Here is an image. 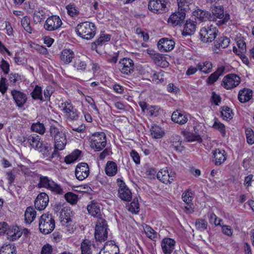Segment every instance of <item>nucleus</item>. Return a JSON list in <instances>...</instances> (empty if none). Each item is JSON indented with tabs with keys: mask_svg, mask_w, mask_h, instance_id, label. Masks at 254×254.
I'll return each mask as SVG.
<instances>
[{
	"mask_svg": "<svg viewBox=\"0 0 254 254\" xmlns=\"http://www.w3.org/2000/svg\"><path fill=\"white\" fill-rule=\"evenodd\" d=\"M148 9L155 13H161L166 11V4L161 0H150L148 3Z\"/></svg>",
	"mask_w": 254,
	"mask_h": 254,
	"instance_id": "16",
	"label": "nucleus"
},
{
	"mask_svg": "<svg viewBox=\"0 0 254 254\" xmlns=\"http://www.w3.org/2000/svg\"><path fill=\"white\" fill-rule=\"evenodd\" d=\"M67 13L71 16L73 17L77 15L79 12L74 4L70 3L66 6Z\"/></svg>",
	"mask_w": 254,
	"mask_h": 254,
	"instance_id": "58",
	"label": "nucleus"
},
{
	"mask_svg": "<svg viewBox=\"0 0 254 254\" xmlns=\"http://www.w3.org/2000/svg\"><path fill=\"white\" fill-rule=\"evenodd\" d=\"M246 135L249 144H253L254 143V132L251 128L246 129Z\"/></svg>",
	"mask_w": 254,
	"mask_h": 254,
	"instance_id": "60",
	"label": "nucleus"
},
{
	"mask_svg": "<svg viewBox=\"0 0 254 254\" xmlns=\"http://www.w3.org/2000/svg\"><path fill=\"white\" fill-rule=\"evenodd\" d=\"M115 107L121 110H124L126 111H129L131 108L130 107L127 105H124L121 102H117L114 104Z\"/></svg>",
	"mask_w": 254,
	"mask_h": 254,
	"instance_id": "61",
	"label": "nucleus"
},
{
	"mask_svg": "<svg viewBox=\"0 0 254 254\" xmlns=\"http://www.w3.org/2000/svg\"><path fill=\"white\" fill-rule=\"evenodd\" d=\"M183 200L188 205L192 204L191 201L193 199L192 194L190 190H188L183 192L182 194Z\"/></svg>",
	"mask_w": 254,
	"mask_h": 254,
	"instance_id": "53",
	"label": "nucleus"
},
{
	"mask_svg": "<svg viewBox=\"0 0 254 254\" xmlns=\"http://www.w3.org/2000/svg\"><path fill=\"white\" fill-rule=\"evenodd\" d=\"M46 17V13L43 9L35 10L33 14V22L35 24L42 22Z\"/></svg>",
	"mask_w": 254,
	"mask_h": 254,
	"instance_id": "35",
	"label": "nucleus"
},
{
	"mask_svg": "<svg viewBox=\"0 0 254 254\" xmlns=\"http://www.w3.org/2000/svg\"><path fill=\"white\" fill-rule=\"evenodd\" d=\"M60 59L64 64H68L71 62L74 58V53L70 49H64L60 54Z\"/></svg>",
	"mask_w": 254,
	"mask_h": 254,
	"instance_id": "27",
	"label": "nucleus"
},
{
	"mask_svg": "<svg viewBox=\"0 0 254 254\" xmlns=\"http://www.w3.org/2000/svg\"><path fill=\"white\" fill-rule=\"evenodd\" d=\"M31 129L33 131L43 134L45 131V126L43 123L37 122L34 123L31 127Z\"/></svg>",
	"mask_w": 254,
	"mask_h": 254,
	"instance_id": "48",
	"label": "nucleus"
},
{
	"mask_svg": "<svg viewBox=\"0 0 254 254\" xmlns=\"http://www.w3.org/2000/svg\"><path fill=\"white\" fill-rule=\"evenodd\" d=\"M53 92V90L52 86H47L44 91V95L45 98L44 100H49Z\"/></svg>",
	"mask_w": 254,
	"mask_h": 254,
	"instance_id": "63",
	"label": "nucleus"
},
{
	"mask_svg": "<svg viewBox=\"0 0 254 254\" xmlns=\"http://www.w3.org/2000/svg\"><path fill=\"white\" fill-rule=\"evenodd\" d=\"M20 79V76L18 74L11 73L9 75V80L12 84L15 85Z\"/></svg>",
	"mask_w": 254,
	"mask_h": 254,
	"instance_id": "62",
	"label": "nucleus"
},
{
	"mask_svg": "<svg viewBox=\"0 0 254 254\" xmlns=\"http://www.w3.org/2000/svg\"><path fill=\"white\" fill-rule=\"evenodd\" d=\"M75 31L78 36L89 40L95 36L96 27L93 23L86 21L78 24L75 28Z\"/></svg>",
	"mask_w": 254,
	"mask_h": 254,
	"instance_id": "2",
	"label": "nucleus"
},
{
	"mask_svg": "<svg viewBox=\"0 0 254 254\" xmlns=\"http://www.w3.org/2000/svg\"><path fill=\"white\" fill-rule=\"evenodd\" d=\"M221 114L224 120H230L233 118L232 111L230 108L228 106L221 107Z\"/></svg>",
	"mask_w": 254,
	"mask_h": 254,
	"instance_id": "49",
	"label": "nucleus"
},
{
	"mask_svg": "<svg viewBox=\"0 0 254 254\" xmlns=\"http://www.w3.org/2000/svg\"><path fill=\"white\" fill-rule=\"evenodd\" d=\"M55 222L51 214L44 213L40 217L39 222L40 231L43 234H49L55 229Z\"/></svg>",
	"mask_w": 254,
	"mask_h": 254,
	"instance_id": "4",
	"label": "nucleus"
},
{
	"mask_svg": "<svg viewBox=\"0 0 254 254\" xmlns=\"http://www.w3.org/2000/svg\"><path fill=\"white\" fill-rule=\"evenodd\" d=\"M91 147L95 151L103 150L107 144L106 135L103 132H95L91 138Z\"/></svg>",
	"mask_w": 254,
	"mask_h": 254,
	"instance_id": "7",
	"label": "nucleus"
},
{
	"mask_svg": "<svg viewBox=\"0 0 254 254\" xmlns=\"http://www.w3.org/2000/svg\"><path fill=\"white\" fill-rule=\"evenodd\" d=\"M39 183L37 186L39 188H45L51 190L56 194H63L64 191L61 186L55 183L52 179L41 175H38Z\"/></svg>",
	"mask_w": 254,
	"mask_h": 254,
	"instance_id": "3",
	"label": "nucleus"
},
{
	"mask_svg": "<svg viewBox=\"0 0 254 254\" xmlns=\"http://www.w3.org/2000/svg\"><path fill=\"white\" fill-rule=\"evenodd\" d=\"M93 244L89 240L84 239L80 243L81 254H92Z\"/></svg>",
	"mask_w": 254,
	"mask_h": 254,
	"instance_id": "26",
	"label": "nucleus"
},
{
	"mask_svg": "<svg viewBox=\"0 0 254 254\" xmlns=\"http://www.w3.org/2000/svg\"><path fill=\"white\" fill-rule=\"evenodd\" d=\"M32 98L34 100H40L43 101V97L42 96V89L40 86L36 85L33 91L30 93Z\"/></svg>",
	"mask_w": 254,
	"mask_h": 254,
	"instance_id": "45",
	"label": "nucleus"
},
{
	"mask_svg": "<svg viewBox=\"0 0 254 254\" xmlns=\"http://www.w3.org/2000/svg\"><path fill=\"white\" fill-rule=\"evenodd\" d=\"M212 13L216 18L220 19L218 21L219 25H223L226 23L230 19V15L227 13L224 14L223 6L220 4L214 6L211 8Z\"/></svg>",
	"mask_w": 254,
	"mask_h": 254,
	"instance_id": "12",
	"label": "nucleus"
},
{
	"mask_svg": "<svg viewBox=\"0 0 254 254\" xmlns=\"http://www.w3.org/2000/svg\"><path fill=\"white\" fill-rule=\"evenodd\" d=\"M67 211L68 209H65V208L63 209L61 211L60 218L63 225H64L71 221V218L69 215V213H68Z\"/></svg>",
	"mask_w": 254,
	"mask_h": 254,
	"instance_id": "50",
	"label": "nucleus"
},
{
	"mask_svg": "<svg viewBox=\"0 0 254 254\" xmlns=\"http://www.w3.org/2000/svg\"><path fill=\"white\" fill-rule=\"evenodd\" d=\"M73 66L78 71H84L86 69L87 64L85 61L80 59H76Z\"/></svg>",
	"mask_w": 254,
	"mask_h": 254,
	"instance_id": "51",
	"label": "nucleus"
},
{
	"mask_svg": "<svg viewBox=\"0 0 254 254\" xmlns=\"http://www.w3.org/2000/svg\"><path fill=\"white\" fill-rule=\"evenodd\" d=\"M240 82L239 76L235 74H230L223 78L222 85L227 89H231L238 86Z\"/></svg>",
	"mask_w": 254,
	"mask_h": 254,
	"instance_id": "10",
	"label": "nucleus"
},
{
	"mask_svg": "<svg viewBox=\"0 0 254 254\" xmlns=\"http://www.w3.org/2000/svg\"><path fill=\"white\" fill-rule=\"evenodd\" d=\"M253 91L247 88L239 91L238 93V100L241 103H246L249 101L252 98Z\"/></svg>",
	"mask_w": 254,
	"mask_h": 254,
	"instance_id": "24",
	"label": "nucleus"
},
{
	"mask_svg": "<svg viewBox=\"0 0 254 254\" xmlns=\"http://www.w3.org/2000/svg\"><path fill=\"white\" fill-rule=\"evenodd\" d=\"M147 53L157 65L161 66L165 62V57L162 54L156 53L154 50L150 49L147 50Z\"/></svg>",
	"mask_w": 254,
	"mask_h": 254,
	"instance_id": "25",
	"label": "nucleus"
},
{
	"mask_svg": "<svg viewBox=\"0 0 254 254\" xmlns=\"http://www.w3.org/2000/svg\"><path fill=\"white\" fill-rule=\"evenodd\" d=\"M119 69L123 74H129L134 71V65L133 61L127 58H124L119 61Z\"/></svg>",
	"mask_w": 254,
	"mask_h": 254,
	"instance_id": "8",
	"label": "nucleus"
},
{
	"mask_svg": "<svg viewBox=\"0 0 254 254\" xmlns=\"http://www.w3.org/2000/svg\"><path fill=\"white\" fill-rule=\"evenodd\" d=\"M193 16L195 17V21H198L199 22L210 20V14L206 11H203L201 9L194 12Z\"/></svg>",
	"mask_w": 254,
	"mask_h": 254,
	"instance_id": "31",
	"label": "nucleus"
},
{
	"mask_svg": "<svg viewBox=\"0 0 254 254\" xmlns=\"http://www.w3.org/2000/svg\"><path fill=\"white\" fill-rule=\"evenodd\" d=\"M41 138L40 136L36 134L26 135L23 137V142L27 141L33 148H35L40 144Z\"/></svg>",
	"mask_w": 254,
	"mask_h": 254,
	"instance_id": "28",
	"label": "nucleus"
},
{
	"mask_svg": "<svg viewBox=\"0 0 254 254\" xmlns=\"http://www.w3.org/2000/svg\"><path fill=\"white\" fill-rule=\"evenodd\" d=\"M64 198L67 202L72 204H75L77 201V195L71 192L65 193Z\"/></svg>",
	"mask_w": 254,
	"mask_h": 254,
	"instance_id": "57",
	"label": "nucleus"
},
{
	"mask_svg": "<svg viewBox=\"0 0 254 254\" xmlns=\"http://www.w3.org/2000/svg\"><path fill=\"white\" fill-rule=\"evenodd\" d=\"M171 147L177 151L181 152L183 150V147L182 146V141L181 137L179 135H175L172 136V139L171 141Z\"/></svg>",
	"mask_w": 254,
	"mask_h": 254,
	"instance_id": "37",
	"label": "nucleus"
},
{
	"mask_svg": "<svg viewBox=\"0 0 254 254\" xmlns=\"http://www.w3.org/2000/svg\"><path fill=\"white\" fill-rule=\"evenodd\" d=\"M11 95L15 103L18 108H22L27 101V96L23 92L20 90L13 89L11 91Z\"/></svg>",
	"mask_w": 254,
	"mask_h": 254,
	"instance_id": "13",
	"label": "nucleus"
},
{
	"mask_svg": "<svg viewBox=\"0 0 254 254\" xmlns=\"http://www.w3.org/2000/svg\"><path fill=\"white\" fill-rule=\"evenodd\" d=\"M177 2L178 11L184 12L186 14V12L190 10V1L188 0H177Z\"/></svg>",
	"mask_w": 254,
	"mask_h": 254,
	"instance_id": "46",
	"label": "nucleus"
},
{
	"mask_svg": "<svg viewBox=\"0 0 254 254\" xmlns=\"http://www.w3.org/2000/svg\"><path fill=\"white\" fill-rule=\"evenodd\" d=\"M49 201V196L45 192H41L35 200V208L39 210H44L47 206Z\"/></svg>",
	"mask_w": 254,
	"mask_h": 254,
	"instance_id": "17",
	"label": "nucleus"
},
{
	"mask_svg": "<svg viewBox=\"0 0 254 254\" xmlns=\"http://www.w3.org/2000/svg\"><path fill=\"white\" fill-rule=\"evenodd\" d=\"M175 241L174 240L165 238L161 242V248L164 254H171L174 249Z\"/></svg>",
	"mask_w": 254,
	"mask_h": 254,
	"instance_id": "20",
	"label": "nucleus"
},
{
	"mask_svg": "<svg viewBox=\"0 0 254 254\" xmlns=\"http://www.w3.org/2000/svg\"><path fill=\"white\" fill-rule=\"evenodd\" d=\"M108 225L106 221L101 218H97L95 230V239L100 242L105 241L108 237Z\"/></svg>",
	"mask_w": 254,
	"mask_h": 254,
	"instance_id": "5",
	"label": "nucleus"
},
{
	"mask_svg": "<svg viewBox=\"0 0 254 254\" xmlns=\"http://www.w3.org/2000/svg\"><path fill=\"white\" fill-rule=\"evenodd\" d=\"M182 133L188 141H201L202 140L200 135L194 134L188 131H183Z\"/></svg>",
	"mask_w": 254,
	"mask_h": 254,
	"instance_id": "44",
	"label": "nucleus"
},
{
	"mask_svg": "<svg viewBox=\"0 0 254 254\" xmlns=\"http://www.w3.org/2000/svg\"><path fill=\"white\" fill-rule=\"evenodd\" d=\"M218 33L216 26L210 25L202 28L199 32L200 39L204 43L211 42L214 40Z\"/></svg>",
	"mask_w": 254,
	"mask_h": 254,
	"instance_id": "6",
	"label": "nucleus"
},
{
	"mask_svg": "<svg viewBox=\"0 0 254 254\" xmlns=\"http://www.w3.org/2000/svg\"><path fill=\"white\" fill-rule=\"evenodd\" d=\"M105 170L108 176H114L117 173V165L115 162L108 161L106 163Z\"/></svg>",
	"mask_w": 254,
	"mask_h": 254,
	"instance_id": "34",
	"label": "nucleus"
},
{
	"mask_svg": "<svg viewBox=\"0 0 254 254\" xmlns=\"http://www.w3.org/2000/svg\"><path fill=\"white\" fill-rule=\"evenodd\" d=\"M175 43L172 40L163 38L159 40L158 42L157 47L162 52H168L174 48Z\"/></svg>",
	"mask_w": 254,
	"mask_h": 254,
	"instance_id": "19",
	"label": "nucleus"
},
{
	"mask_svg": "<svg viewBox=\"0 0 254 254\" xmlns=\"http://www.w3.org/2000/svg\"><path fill=\"white\" fill-rule=\"evenodd\" d=\"M127 209L132 213L136 214L139 211V204L137 200H133L127 206Z\"/></svg>",
	"mask_w": 254,
	"mask_h": 254,
	"instance_id": "54",
	"label": "nucleus"
},
{
	"mask_svg": "<svg viewBox=\"0 0 254 254\" xmlns=\"http://www.w3.org/2000/svg\"><path fill=\"white\" fill-rule=\"evenodd\" d=\"M157 179L165 184H170L176 178V173L167 169H161L157 174Z\"/></svg>",
	"mask_w": 254,
	"mask_h": 254,
	"instance_id": "11",
	"label": "nucleus"
},
{
	"mask_svg": "<svg viewBox=\"0 0 254 254\" xmlns=\"http://www.w3.org/2000/svg\"><path fill=\"white\" fill-rule=\"evenodd\" d=\"M196 21L192 19L187 20L184 27L182 32L183 36H191L193 35L196 30Z\"/></svg>",
	"mask_w": 254,
	"mask_h": 254,
	"instance_id": "21",
	"label": "nucleus"
},
{
	"mask_svg": "<svg viewBox=\"0 0 254 254\" xmlns=\"http://www.w3.org/2000/svg\"><path fill=\"white\" fill-rule=\"evenodd\" d=\"M0 254H16V247L10 244H4L0 249Z\"/></svg>",
	"mask_w": 254,
	"mask_h": 254,
	"instance_id": "40",
	"label": "nucleus"
},
{
	"mask_svg": "<svg viewBox=\"0 0 254 254\" xmlns=\"http://www.w3.org/2000/svg\"><path fill=\"white\" fill-rule=\"evenodd\" d=\"M172 121L178 123L180 125H184L186 124L188 119L186 115L179 112L178 110L174 111L171 117Z\"/></svg>",
	"mask_w": 254,
	"mask_h": 254,
	"instance_id": "29",
	"label": "nucleus"
},
{
	"mask_svg": "<svg viewBox=\"0 0 254 254\" xmlns=\"http://www.w3.org/2000/svg\"><path fill=\"white\" fill-rule=\"evenodd\" d=\"M46 140H54L55 149L59 150H63L67 143L66 137L64 132L60 130L55 125L50 126L49 130L46 135Z\"/></svg>",
	"mask_w": 254,
	"mask_h": 254,
	"instance_id": "1",
	"label": "nucleus"
},
{
	"mask_svg": "<svg viewBox=\"0 0 254 254\" xmlns=\"http://www.w3.org/2000/svg\"><path fill=\"white\" fill-rule=\"evenodd\" d=\"M89 174L88 165L86 163L78 164L75 169V175L77 179L82 181L86 178Z\"/></svg>",
	"mask_w": 254,
	"mask_h": 254,
	"instance_id": "15",
	"label": "nucleus"
},
{
	"mask_svg": "<svg viewBox=\"0 0 254 254\" xmlns=\"http://www.w3.org/2000/svg\"><path fill=\"white\" fill-rule=\"evenodd\" d=\"M224 70L225 67L224 66L218 68L215 72L212 73L209 76L207 79V82L210 84L214 83L217 80L219 77L223 74Z\"/></svg>",
	"mask_w": 254,
	"mask_h": 254,
	"instance_id": "38",
	"label": "nucleus"
},
{
	"mask_svg": "<svg viewBox=\"0 0 254 254\" xmlns=\"http://www.w3.org/2000/svg\"><path fill=\"white\" fill-rule=\"evenodd\" d=\"M117 182L119 183V197L125 201H129L131 199V192L128 188L126 186L124 182L121 179H118Z\"/></svg>",
	"mask_w": 254,
	"mask_h": 254,
	"instance_id": "14",
	"label": "nucleus"
},
{
	"mask_svg": "<svg viewBox=\"0 0 254 254\" xmlns=\"http://www.w3.org/2000/svg\"><path fill=\"white\" fill-rule=\"evenodd\" d=\"M145 233L148 238L155 240L157 238V233L149 225H146L144 228Z\"/></svg>",
	"mask_w": 254,
	"mask_h": 254,
	"instance_id": "55",
	"label": "nucleus"
},
{
	"mask_svg": "<svg viewBox=\"0 0 254 254\" xmlns=\"http://www.w3.org/2000/svg\"><path fill=\"white\" fill-rule=\"evenodd\" d=\"M87 210L90 214L94 217H98L100 215V209L99 204L92 201L90 204L87 206Z\"/></svg>",
	"mask_w": 254,
	"mask_h": 254,
	"instance_id": "33",
	"label": "nucleus"
},
{
	"mask_svg": "<svg viewBox=\"0 0 254 254\" xmlns=\"http://www.w3.org/2000/svg\"><path fill=\"white\" fill-rule=\"evenodd\" d=\"M39 152H41L44 157H48L52 150L51 146L47 142L41 141L40 144L35 148Z\"/></svg>",
	"mask_w": 254,
	"mask_h": 254,
	"instance_id": "32",
	"label": "nucleus"
},
{
	"mask_svg": "<svg viewBox=\"0 0 254 254\" xmlns=\"http://www.w3.org/2000/svg\"><path fill=\"white\" fill-rule=\"evenodd\" d=\"M119 248L114 242H106L99 254H119Z\"/></svg>",
	"mask_w": 254,
	"mask_h": 254,
	"instance_id": "22",
	"label": "nucleus"
},
{
	"mask_svg": "<svg viewBox=\"0 0 254 254\" xmlns=\"http://www.w3.org/2000/svg\"><path fill=\"white\" fill-rule=\"evenodd\" d=\"M111 35L110 34H101L100 37L94 42L96 45H101L103 42H106L110 41Z\"/></svg>",
	"mask_w": 254,
	"mask_h": 254,
	"instance_id": "59",
	"label": "nucleus"
},
{
	"mask_svg": "<svg viewBox=\"0 0 254 254\" xmlns=\"http://www.w3.org/2000/svg\"><path fill=\"white\" fill-rule=\"evenodd\" d=\"M214 46L217 49H224L227 47L230 43V40L226 37H221L216 40Z\"/></svg>",
	"mask_w": 254,
	"mask_h": 254,
	"instance_id": "39",
	"label": "nucleus"
},
{
	"mask_svg": "<svg viewBox=\"0 0 254 254\" xmlns=\"http://www.w3.org/2000/svg\"><path fill=\"white\" fill-rule=\"evenodd\" d=\"M213 159V162L216 165H220L226 160V154L224 150L215 149L212 152Z\"/></svg>",
	"mask_w": 254,
	"mask_h": 254,
	"instance_id": "23",
	"label": "nucleus"
},
{
	"mask_svg": "<svg viewBox=\"0 0 254 254\" xmlns=\"http://www.w3.org/2000/svg\"><path fill=\"white\" fill-rule=\"evenodd\" d=\"M22 232L19 230V228L16 226H13L8 228L7 232V238L10 241H15L18 239L22 235Z\"/></svg>",
	"mask_w": 254,
	"mask_h": 254,
	"instance_id": "30",
	"label": "nucleus"
},
{
	"mask_svg": "<svg viewBox=\"0 0 254 254\" xmlns=\"http://www.w3.org/2000/svg\"><path fill=\"white\" fill-rule=\"evenodd\" d=\"M36 212L32 207H28L25 212V220L27 223H31L35 219Z\"/></svg>",
	"mask_w": 254,
	"mask_h": 254,
	"instance_id": "36",
	"label": "nucleus"
},
{
	"mask_svg": "<svg viewBox=\"0 0 254 254\" xmlns=\"http://www.w3.org/2000/svg\"><path fill=\"white\" fill-rule=\"evenodd\" d=\"M62 23L59 16L52 15L47 19L44 24V28L47 31H55L60 28Z\"/></svg>",
	"mask_w": 254,
	"mask_h": 254,
	"instance_id": "9",
	"label": "nucleus"
},
{
	"mask_svg": "<svg viewBox=\"0 0 254 254\" xmlns=\"http://www.w3.org/2000/svg\"><path fill=\"white\" fill-rule=\"evenodd\" d=\"M130 155L136 164L140 163V156L136 151L132 150L130 153Z\"/></svg>",
	"mask_w": 254,
	"mask_h": 254,
	"instance_id": "64",
	"label": "nucleus"
},
{
	"mask_svg": "<svg viewBox=\"0 0 254 254\" xmlns=\"http://www.w3.org/2000/svg\"><path fill=\"white\" fill-rule=\"evenodd\" d=\"M199 70L205 73H208L211 71L212 68V63L208 61L203 63H200L197 64Z\"/></svg>",
	"mask_w": 254,
	"mask_h": 254,
	"instance_id": "43",
	"label": "nucleus"
},
{
	"mask_svg": "<svg viewBox=\"0 0 254 254\" xmlns=\"http://www.w3.org/2000/svg\"><path fill=\"white\" fill-rule=\"evenodd\" d=\"M150 131L152 136L156 139L162 138L164 134L162 128L155 125L151 127Z\"/></svg>",
	"mask_w": 254,
	"mask_h": 254,
	"instance_id": "42",
	"label": "nucleus"
},
{
	"mask_svg": "<svg viewBox=\"0 0 254 254\" xmlns=\"http://www.w3.org/2000/svg\"><path fill=\"white\" fill-rule=\"evenodd\" d=\"M22 26L24 30L29 33H31L33 28L31 26L30 17L27 16H24L21 20Z\"/></svg>",
	"mask_w": 254,
	"mask_h": 254,
	"instance_id": "47",
	"label": "nucleus"
},
{
	"mask_svg": "<svg viewBox=\"0 0 254 254\" xmlns=\"http://www.w3.org/2000/svg\"><path fill=\"white\" fill-rule=\"evenodd\" d=\"M213 127L216 129L218 130L223 136L225 135V127L224 125L220 123L217 118L214 119V122L213 125Z\"/></svg>",
	"mask_w": 254,
	"mask_h": 254,
	"instance_id": "52",
	"label": "nucleus"
},
{
	"mask_svg": "<svg viewBox=\"0 0 254 254\" xmlns=\"http://www.w3.org/2000/svg\"><path fill=\"white\" fill-rule=\"evenodd\" d=\"M195 226L196 229L200 231H204L207 229V223L202 219H197L196 220Z\"/></svg>",
	"mask_w": 254,
	"mask_h": 254,
	"instance_id": "56",
	"label": "nucleus"
},
{
	"mask_svg": "<svg viewBox=\"0 0 254 254\" xmlns=\"http://www.w3.org/2000/svg\"><path fill=\"white\" fill-rule=\"evenodd\" d=\"M81 151L78 149L75 150L71 154L66 156L64 158V162L66 164H70L77 160L81 154Z\"/></svg>",
	"mask_w": 254,
	"mask_h": 254,
	"instance_id": "41",
	"label": "nucleus"
},
{
	"mask_svg": "<svg viewBox=\"0 0 254 254\" xmlns=\"http://www.w3.org/2000/svg\"><path fill=\"white\" fill-rule=\"evenodd\" d=\"M185 17L186 14L184 12L176 11L170 15L168 22L173 26L181 25L184 22Z\"/></svg>",
	"mask_w": 254,
	"mask_h": 254,
	"instance_id": "18",
	"label": "nucleus"
}]
</instances>
